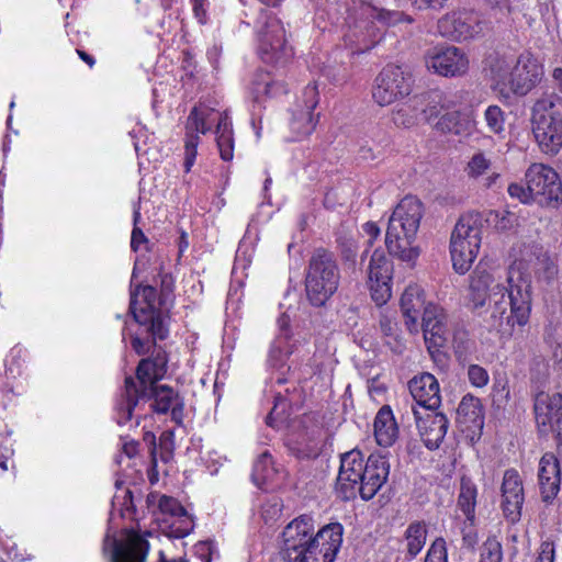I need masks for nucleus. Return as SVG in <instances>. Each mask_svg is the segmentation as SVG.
<instances>
[{
  "label": "nucleus",
  "mask_w": 562,
  "mask_h": 562,
  "mask_svg": "<svg viewBox=\"0 0 562 562\" xmlns=\"http://www.w3.org/2000/svg\"><path fill=\"white\" fill-rule=\"evenodd\" d=\"M423 204L415 196H405L394 209L386 229L385 245L390 255L403 261H413L419 250L413 246L420 220Z\"/></svg>",
  "instance_id": "obj_4"
},
{
  "label": "nucleus",
  "mask_w": 562,
  "mask_h": 562,
  "mask_svg": "<svg viewBox=\"0 0 562 562\" xmlns=\"http://www.w3.org/2000/svg\"><path fill=\"white\" fill-rule=\"evenodd\" d=\"M403 12L378 9L369 3H362L357 11L353 25L349 26L347 37L359 45V49L368 50L380 42L383 29L402 22Z\"/></svg>",
  "instance_id": "obj_9"
},
{
  "label": "nucleus",
  "mask_w": 562,
  "mask_h": 562,
  "mask_svg": "<svg viewBox=\"0 0 562 562\" xmlns=\"http://www.w3.org/2000/svg\"><path fill=\"white\" fill-rule=\"evenodd\" d=\"M390 474V463L386 457L370 454L367 465L360 473V480L355 486V498L359 495L363 501L372 499L386 483Z\"/></svg>",
  "instance_id": "obj_18"
},
{
  "label": "nucleus",
  "mask_w": 562,
  "mask_h": 562,
  "mask_svg": "<svg viewBox=\"0 0 562 562\" xmlns=\"http://www.w3.org/2000/svg\"><path fill=\"white\" fill-rule=\"evenodd\" d=\"M552 78L558 91L562 94V68L557 67L552 71Z\"/></svg>",
  "instance_id": "obj_60"
},
{
  "label": "nucleus",
  "mask_w": 562,
  "mask_h": 562,
  "mask_svg": "<svg viewBox=\"0 0 562 562\" xmlns=\"http://www.w3.org/2000/svg\"><path fill=\"white\" fill-rule=\"evenodd\" d=\"M456 521L459 531L462 535L463 546L467 548H474L479 540L477 532L474 527L475 521L468 520L465 516L463 519H461L459 516H456Z\"/></svg>",
  "instance_id": "obj_46"
},
{
  "label": "nucleus",
  "mask_w": 562,
  "mask_h": 562,
  "mask_svg": "<svg viewBox=\"0 0 562 562\" xmlns=\"http://www.w3.org/2000/svg\"><path fill=\"white\" fill-rule=\"evenodd\" d=\"M532 261L528 254L520 251V258L509 266L506 272L507 288L496 280V271L477 265L470 281V301L474 308L492 305L494 327L501 328L506 322L509 326H524L531 312V280L525 272V263Z\"/></svg>",
  "instance_id": "obj_1"
},
{
  "label": "nucleus",
  "mask_w": 562,
  "mask_h": 562,
  "mask_svg": "<svg viewBox=\"0 0 562 562\" xmlns=\"http://www.w3.org/2000/svg\"><path fill=\"white\" fill-rule=\"evenodd\" d=\"M535 414L539 426L562 434V394H539L535 402Z\"/></svg>",
  "instance_id": "obj_25"
},
{
  "label": "nucleus",
  "mask_w": 562,
  "mask_h": 562,
  "mask_svg": "<svg viewBox=\"0 0 562 562\" xmlns=\"http://www.w3.org/2000/svg\"><path fill=\"white\" fill-rule=\"evenodd\" d=\"M411 395L426 412L437 409L441 403L439 383L431 373H422L408 382Z\"/></svg>",
  "instance_id": "obj_24"
},
{
  "label": "nucleus",
  "mask_w": 562,
  "mask_h": 562,
  "mask_svg": "<svg viewBox=\"0 0 562 562\" xmlns=\"http://www.w3.org/2000/svg\"><path fill=\"white\" fill-rule=\"evenodd\" d=\"M526 182L535 201L549 205L562 200V186L559 175L549 166L542 164L531 165L526 172Z\"/></svg>",
  "instance_id": "obj_15"
},
{
  "label": "nucleus",
  "mask_w": 562,
  "mask_h": 562,
  "mask_svg": "<svg viewBox=\"0 0 562 562\" xmlns=\"http://www.w3.org/2000/svg\"><path fill=\"white\" fill-rule=\"evenodd\" d=\"M363 231L369 237H372L373 239H376L381 233L379 226L373 222L366 223L363 225Z\"/></svg>",
  "instance_id": "obj_59"
},
{
  "label": "nucleus",
  "mask_w": 562,
  "mask_h": 562,
  "mask_svg": "<svg viewBox=\"0 0 562 562\" xmlns=\"http://www.w3.org/2000/svg\"><path fill=\"white\" fill-rule=\"evenodd\" d=\"M554 106L555 102L553 95H542L539 98L531 109V123H539L540 119L560 116V114L553 112Z\"/></svg>",
  "instance_id": "obj_39"
},
{
  "label": "nucleus",
  "mask_w": 562,
  "mask_h": 562,
  "mask_svg": "<svg viewBox=\"0 0 562 562\" xmlns=\"http://www.w3.org/2000/svg\"><path fill=\"white\" fill-rule=\"evenodd\" d=\"M167 362L165 350L160 347L154 348L150 357L142 359L136 368V385L157 383L166 374Z\"/></svg>",
  "instance_id": "obj_29"
},
{
  "label": "nucleus",
  "mask_w": 562,
  "mask_h": 562,
  "mask_svg": "<svg viewBox=\"0 0 562 562\" xmlns=\"http://www.w3.org/2000/svg\"><path fill=\"white\" fill-rule=\"evenodd\" d=\"M403 313L423 311V333L429 353L435 357L440 355V349L448 340L447 316L443 310L436 304L425 305L423 289L417 284L408 285L401 297Z\"/></svg>",
  "instance_id": "obj_5"
},
{
  "label": "nucleus",
  "mask_w": 562,
  "mask_h": 562,
  "mask_svg": "<svg viewBox=\"0 0 562 562\" xmlns=\"http://www.w3.org/2000/svg\"><path fill=\"white\" fill-rule=\"evenodd\" d=\"M512 217H513V214L507 213L506 215H504L501 218V221L498 222L497 226L501 229H507V228L512 227V225H513Z\"/></svg>",
  "instance_id": "obj_64"
},
{
  "label": "nucleus",
  "mask_w": 562,
  "mask_h": 562,
  "mask_svg": "<svg viewBox=\"0 0 562 562\" xmlns=\"http://www.w3.org/2000/svg\"><path fill=\"white\" fill-rule=\"evenodd\" d=\"M216 143L220 150L221 158L229 161L234 156V138L232 124L226 114H221L216 126Z\"/></svg>",
  "instance_id": "obj_37"
},
{
  "label": "nucleus",
  "mask_w": 562,
  "mask_h": 562,
  "mask_svg": "<svg viewBox=\"0 0 562 562\" xmlns=\"http://www.w3.org/2000/svg\"><path fill=\"white\" fill-rule=\"evenodd\" d=\"M186 139H184V170L189 172L194 165L198 154V145L200 143L199 133L205 134L210 131V126L205 122V114L196 106L190 112L186 124Z\"/></svg>",
  "instance_id": "obj_26"
},
{
  "label": "nucleus",
  "mask_w": 562,
  "mask_h": 562,
  "mask_svg": "<svg viewBox=\"0 0 562 562\" xmlns=\"http://www.w3.org/2000/svg\"><path fill=\"white\" fill-rule=\"evenodd\" d=\"M340 271L335 254L319 247L312 252L305 277V291L310 303L321 307L336 293Z\"/></svg>",
  "instance_id": "obj_6"
},
{
  "label": "nucleus",
  "mask_w": 562,
  "mask_h": 562,
  "mask_svg": "<svg viewBox=\"0 0 562 562\" xmlns=\"http://www.w3.org/2000/svg\"><path fill=\"white\" fill-rule=\"evenodd\" d=\"M507 191L512 198H516L522 203H529L531 200H535L533 193L530 192L529 184L525 188L521 184L512 183L508 186Z\"/></svg>",
  "instance_id": "obj_52"
},
{
  "label": "nucleus",
  "mask_w": 562,
  "mask_h": 562,
  "mask_svg": "<svg viewBox=\"0 0 562 562\" xmlns=\"http://www.w3.org/2000/svg\"><path fill=\"white\" fill-rule=\"evenodd\" d=\"M490 168V160L484 154H475L468 164V172L471 177L482 176Z\"/></svg>",
  "instance_id": "obj_51"
},
{
  "label": "nucleus",
  "mask_w": 562,
  "mask_h": 562,
  "mask_svg": "<svg viewBox=\"0 0 562 562\" xmlns=\"http://www.w3.org/2000/svg\"><path fill=\"white\" fill-rule=\"evenodd\" d=\"M374 437L381 447H391L398 437V427L390 406H382L374 419Z\"/></svg>",
  "instance_id": "obj_31"
},
{
  "label": "nucleus",
  "mask_w": 562,
  "mask_h": 562,
  "mask_svg": "<svg viewBox=\"0 0 562 562\" xmlns=\"http://www.w3.org/2000/svg\"><path fill=\"white\" fill-rule=\"evenodd\" d=\"M536 562H554V544L546 540L540 544V550Z\"/></svg>",
  "instance_id": "obj_55"
},
{
  "label": "nucleus",
  "mask_w": 562,
  "mask_h": 562,
  "mask_svg": "<svg viewBox=\"0 0 562 562\" xmlns=\"http://www.w3.org/2000/svg\"><path fill=\"white\" fill-rule=\"evenodd\" d=\"M286 92L285 86L274 80L270 72H258L252 81V93L256 101L262 98H274Z\"/></svg>",
  "instance_id": "obj_34"
},
{
  "label": "nucleus",
  "mask_w": 562,
  "mask_h": 562,
  "mask_svg": "<svg viewBox=\"0 0 562 562\" xmlns=\"http://www.w3.org/2000/svg\"><path fill=\"white\" fill-rule=\"evenodd\" d=\"M438 32L451 41H468L483 34L487 23L472 11H453L438 21Z\"/></svg>",
  "instance_id": "obj_14"
},
{
  "label": "nucleus",
  "mask_w": 562,
  "mask_h": 562,
  "mask_svg": "<svg viewBox=\"0 0 562 562\" xmlns=\"http://www.w3.org/2000/svg\"><path fill=\"white\" fill-rule=\"evenodd\" d=\"M344 527L339 522H330L313 532L312 549L317 562H334L342 543Z\"/></svg>",
  "instance_id": "obj_23"
},
{
  "label": "nucleus",
  "mask_w": 562,
  "mask_h": 562,
  "mask_svg": "<svg viewBox=\"0 0 562 562\" xmlns=\"http://www.w3.org/2000/svg\"><path fill=\"white\" fill-rule=\"evenodd\" d=\"M476 485L472 482L471 479L463 476L460 482L457 507L470 521H476Z\"/></svg>",
  "instance_id": "obj_35"
},
{
  "label": "nucleus",
  "mask_w": 562,
  "mask_h": 562,
  "mask_svg": "<svg viewBox=\"0 0 562 562\" xmlns=\"http://www.w3.org/2000/svg\"><path fill=\"white\" fill-rule=\"evenodd\" d=\"M259 53L265 63L284 65L293 55L286 45L285 31L281 21L271 12L260 9L256 22Z\"/></svg>",
  "instance_id": "obj_10"
},
{
  "label": "nucleus",
  "mask_w": 562,
  "mask_h": 562,
  "mask_svg": "<svg viewBox=\"0 0 562 562\" xmlns=\"http://www.w3.org/2000/svg\"><path fill=\"white\" fill-rule=\"evenodd\" d=\"M162 293L167 294L172 290V278L168 273L161 276Z\"/></svg>",
  "instance_id": "obj_61"
},
{
  "label": "nucleus",
  "mask_w": 562,
  "mask_h": 562,
  "mask_svg": "<svg viewBox=\"0 0 562 562\" xmlns=\"http://www.w3.org/2000/svg\"><path fill=\"white\" fill-rule=\"evenodd\" d=\"M483 217L477 212L462 214L450 237V255L456 272L464 274L477 256L482 241Z\"/></svg>",
  "instance_id": "obj_8"
},
{
  "label": "nucleus",
  "mask_w": 562,
  "mask_h": 562,
  "mask_svg": "<svg viewBox=\"0 0 562 562\" xmlns=\"http://www.w3.org/2000/svg\"><path fill=\"white\" fill-rule=\"evenodd\" d=\"M314 522L302 515L289 522L282 531V553L289 562H317L312 549Z\"/></svg>",
  "instance_id": "obj_12"
},
{
  "label": "nucleus",
  "mask_w": 562,
  "mask_h": 562,
  "mask_svg": "<svg viewBox=\"0 0 562 562\" xmlns=\"http://www.w3.org/2000/svg\"><path fill=\"white\" fill-rule=\"evenodd\" d=\"M77 54L80 57V59L83 60L90 68L94 66L95 60L91 55L81 49H77Z\"/></svg>",
  "instance_id": "obj_62"
},
{
  "label": "nucleus",
  "mask_w": 562,
  "mask_h": 562,
  "mask_svg": "<svg viewBox=\"0 0 562 562\" xmlns=\"http://www.w3.org/2000/svg\"><path fill=\"white\" fill-rule=\"evenodd\" d=\"M422 312L403 313L405 325L411 333L417 331V321Z\"/></svg>",
  "instance_id": "obj_58"
},
{
  "label": "nucleus",
  "mask_w": 562,
  "mask_h": 562,
  "mask_svg": "<svg viewBox=\"0 0 562 562\" xmlns=\"http://www.w3.org/2000/svg\"><path fill=\"white\" fill-rule=\"evenodd\" d=\"M336 241L341 260L346 265H349L350 268L356 269L358 255L357 241L348 236H339Z\"/></svg>",
  "instance_id": "obj_40"
},
{
  "label": "nucleus",
  "mask_w": 562,
  "mask_h": 562,
  "mask_svg": "<svg viewBox=\"0 0 562 562\" xmlns=\"http://www.w3.org/2000/svg\"><path fill=\"white\" fill-rule=\"evenodd\" d=\"M153 400L151 408L158 414H166L170 411L171 418L180 424L183 417V403L179 394L168 385L146 383L136 385L133 376H126L124 391L117 403V423L125 425L132 419L133 411L140 401Z\"/></svg>",
  "instance_id": "obj_3"
},
{
  "label": "nucleus",
  "mask_w": 562,
  "mask_h": 562,
  "mask_svg": "<svg viewBox=\"0 0 562 562\" xmlns=\"http://www.w3.org/2000/svg\"><path fill=\"white\" fill-rule=\"evenodd\" d=\"M413 76L404 67L386 65L376 76L372 98L381 106L389 105L412 92Z\"/></svg>",
  "instance_id": "obj_13"
},
{
  "label": "nucleus",
  "mask_w": 562,
  "mask_h": 562,
  "mask_svg": "<svg viewBox=\"0 0 562 562\" xmlns=\"http://www.w3.org/2000/svg\"><path fill=\"white\" fill-rule=\"evenodd\" d=\"M460 97L456 93L431 91L414 100L420 106L423 120L440 133L460 135L467 130L468 121L462 117L457 106Z\"/></svg>",
  "instance_id": "obj_7"
},
{
  "label": "nucleus",
  "mask_w": 562,
  "mask_h": 562,
  "mask_svg": "<svg viewBox=\"0 0 562 562\" xmlns=\"http://www.w3.org/2000/svg\"><path fill=\"white\" fill-rule=\"evenodd\" d=\"M282 505L279 499L272 498L262 506V517L266 521L281 515Z\"/></svg>",
  "instance_id": "obj_54"
},
{
  "label": "nucleus",
  "mask_w": 562,
  "mask_h": 562,
  "mask_svg": "<svg viewBox=\"0 0 562 562\" xmlns=\"http://www.w3.org/2000/svg\"><path fill=\"white\" fill-rule=\"evenodd\" d=\"M490 132L502 134L504 132L505 116L503 110L497 105H490L484 113Z\"/></svg>",
  "instance_id": "obj_45"
},
{
  "label": "nucleus",
  "mask_w": 562,
  "mask_h": 562,
  "mask_svg": "<svg viewBox=\"0 0 562 562\" xmlns=\"http://www.w3.org/2000/svg\"><path fill=\"white\" fill-rule=\"evenodd\" d=\"M158 506L161 513L170 514L171 516L187 517L188 515L186 508L176 498L170 496H161Z\"/></svg>",
  "instance_id": "obj_48"
},
{
  "label": "nucleus",
  "mask_w": 562,
  "mask_h": 562,
  "mask_svg": "<svg viewBox=\"0 0 562 562\" xmlns=\"http://www.w3.org/2000/svg\"><path fill=\"white\" fill-rule=\"evenodd\" d=\"M538 477L543 502H551L557 496L561 483L560 465L554 454L542 456Z\"/></svg>",
  "instance_id": "obj_28"
},
{
  "label": "nucleus",
  "mask_w": 562,
  "mask_h": 562,
  "mask_svg": "<svg viewBox=\"0 0 562 562\" xmlns=\"http://www.w3.org/2000/svg\"><path fill=\"white\" fill-rule=\"evenodd\" d=\"M156 340L160 339L155 338L151 333H146L144 328H140V325H138V330L131 338V345L137 355L144 356L156 348Z\"/></svg>",
  "instance_id": "obj_41"
},
{
  "label": "nucleus",
  "mask_w": 562,
  "mask_h": 562,
  "mask_svg": "<svg viewBox=\"0 0 562 562\" xmlns=\"http://www.w3.org/2000/svg\"><path fill=\"white\" fill-rule=\"evenodd\" d=\"M468 379L473 386L483 387L488 383L490 376L483 367L471 364L468 368Z\"/></svg>",
  "instance_id": "obj_50"
},
{
  "label": "nucleus",
  "mask_w": 562,
  "mask_h": 562,
  "mask_svg": "<svg viewBox=\"0 0 562 562\" xmlns=\"http://www.w3.org/2000/svg\"><path fill=\"white\" fill-rule=\"evenodd\" d=\"M318 104V90L315 85H307L303 90V105L297 104L292 111L290 128L293 140L308 136L316 126L317 120L313 111Z\"/></svg>",
  "instance_id": "obj_20"
},
{
  "label": "nucleus",
  "mask_w": 562,
  "mask_h": 562,
  "mask_svg": "<svg viewBox=\"0 0 562 562\" xmlns=\"http://www.w3.org/2000/svg\"><path fill=\"white\" fill-rule=\"evenodd\" d=\"M532 133L543 153L555 155L562 148V116L540 119Z\"/></svg>",
  "instance_id": "obj_27"
},
{
  "label": "nucleus",
  "mask_w": 562,
  "mask_h": 562,
  "mask_svg": "<svg viewBox=\"0 0 562 562\" xmlns=\"http://www.w3.org/2000/svg\"><path fill=\"white\" fill-rule=\"evenodd\" d=\"M416 95L412 99V104L407 108H401L393 113V122L397 126L411 127L416 124L418 117L423 120V115L420 114V106L416 108L414 100L418 98Z\"/></svg>",
  "instance_id": "obj_42"
},
{
  "label": "nucleus",
  "mask_w": 562,
  "mask_h": 562,
  "mask_svg": "<svg viewBox=\"0 0 562 562\" xmlns=\"http://www.w3.org/2000/svg\"><path fill=\"white\" fill-rule=\"evenodd\" d=\"M139 217H140L139 212L135 211L134 212V228L132 231V236H131V248L134 251L138 250L140 244L147 241V238H146L145 234L143 233V231L136 226V223L139 220Z\"/></svg>",
  "instance_id": "obj_53"
},
{
  "label": "nucleus",
  "mask_w": 562,
  "mask_h": 562,
  "mask_svg": "<svg viewBox=\"0 0 562 562\" xmlns=\"http://www.w3.org/2000/svg\"><path fill=\"white\" fill-rule=\"evenodd\" d=\"M123 451L127 457H130V458L134 457L137 451V443L133 442V441L124 443Z\"/></svg>",
  "instance_id": "obj_63"
},
{
  "label": "nucleus",
  "mask_w": 562,
  "mask_h": 562,
  "mask_svg": "<svg viewBox=\"0 0 562 562\" xmlns=\"http://www.w3.org/2000/svg\"><path fill=\"white\" fill-rule=\"evenodd\" d=\"M427 539V529L424 522H413L411 524L405 531V540H406V559L408 561L416 558V555L422 551L426 543Z\"/></svg>",
  "instance_id": "obj_38"
},
{
  "label": "nucleus",
  "mask_w": 562,
  "mask_h": 562,
  "mask_svg": "<svg viewBox=\"0 0 562 562\" xmlns=\"http://www.w3.org/2000/svg\"><path fill=\"white\" fill-rule=\"evenodd\" d=\"M149 542L140 536H134L127 544L113 541L111 562H145Z\"/></svg>",
  "instance_id": "obj_30"
},
{
  "label": "nucleus",
  "mask_w": 562,
  "mask_h": 562,
  "mask_svg": "<svg viewBox=\"0 0 562 562\" xmlns=\"http://www.w3.org/2000/svg\"><path fill=\"white\" fill-rule=\"evenodd\" d=\"M543 66L529 52L518 57L499 56L491 64L492 88L503 98L525 97L542 80Z\"/></svg>",
  "instance_id": "obj_2"
},
{
  "label": "nucleus",
  "mask_w": 562,
  "mask_h": 562,
  "mask_svg": "<svg viewBox=\"0 0 562 562\" xmlns=\"http://www.w3.org/2000/svg\"><path fill=\"white\" fill-rule=\"evenodd\" d=\"M281 469L273 461L269 451L262 452L254 463L251 479L260 488H268L278 482Z\"/></svg>",
  "instance_id": "obj_33"
},
{
  "label": "nucleus",
  "mask_w": 562,
  "mask_h": 562,
  "mask_svg": "<svg viewBox=\"0 0 562 562\" xmlns=\"http://www.w3.org/2000/svg\"><path fill=\"white\" fill-rule=\"evenodd\" d=\"M157 291L151 285H138L131 292L130 310L135 322L155 338L168 336L167 316L156 307Z\"/></svg>",
  "instance_id": "obj_11"
},
{
  "label": "nucleus",
  "mask_w": 562,
  "mask_h": 562,
  "mask_svg": "<svg viewBox=\"0 0 562 562\" xmlns=\"http://www.w3.org/2000/svg\"><path fill=\"white\" fill-rule=\"evenodd\" d=\"M363 465H367V460L360 450L352 449L341 454L336 493L342 501L355 499V486L360 480Z\"/></svg>",
  "instance_id": "obj_19"
},
{
  "label": "nucleus",
  "mask_w": 562,
  "mask_h": 562,
  "mask_svg": "<svg viewBox=\"0 0 562 562\" xmlns=\"http://www.w3.org/2000/svg\"><path fill=\"white\" fill-rule=\"evenodd\" d=\"M195 553L203 562H212L213 544L210 541H201L195 544Z\"/></svg>",
  "instance_id": "obj_56"
},
{
  "label": "nucleus",
  "mask_w": 562,
  "mask_h": 562,
  "mask_svg": "<svg viewBox=\"0 0 562 562\" xmlns=\"http://www.w3.org/2000/svg\"><path fill=\"white\" fill-rule=\"evenodd\" d=\"M425 63L429 70L443 77L462 76L469 68L465 53L456 46H436L429 49Z\"/></svg>",
  "instance_id": "obj_17"
},
{
  "label": "nucleus",
  "mask_w": 562,
  "mask_h": 562,
  "mask_svg": "<svg viewBox=\"0 0 562 562\" xmlns=\"http://www.w3.org/2000/svg\"><path fill=\"white\" fill-rule=\"evenodd\" d=\"M532 248L531 255L535 256L532 267L536 278L538 281H543L549 284L558 274V266L541 248L537 246Z\"/></svg>",
  "instance_id": "obj_36"
},
{
  "label": "nucleus",
  "mask_w": 562,
  "mask_h": 562,
  "mask_svg": "<svg viewBox=\"0 0 562 562\" xmlns=\"http://www.w3.org/2000/svg\"><path fill=\"white\" fill-rule=\"evenodd\" d=\"M412 4L419 10H441L448 0H411Z\"/></svg>",
  "instance_id": "obj_57"
},
{
  "label": "nucleus",
  "mask_w": 562,
  "mask_h": 562,
  "mask_svg": "<svg viewBox=\"0 0 562 562\" xmlns=\"http://www.w3.org/2000/svg\"><path fill=\"white\" fill-rule=\"evenodd\" d=\"M457 419L460 424L464 425L467 429H482L484 425V409L481 401L467 394L462 397L458 409Z\"/></svg>",
  "instance_id": "obj_32"
},
{
  "label": "nucleus",
  "mask_w": 562,
  "mask_h": 562,
  "mask_svg": "<svg viewBox=\"0 0 562 562\" xmlns=\"http://www.w3.org/2000/svg\"><path fill=\"white\" fill-rule=\"evenodd\" d=\"M425 562H448L447 547L443 538H437L428 549Z\"/></svg>",
  "instance_id": "obj_49"
},
{
  "label": "nucleus",
  "mask_w": 562,
  "mask_h": 562,
  "mask_svg": "<svg viewBox=\"0 0 562 562\" xmlns=\"http://www.w3.org/2000/svg\"><path fill=\"white\" fill-rule=\"evenodd\" d=\"M412 412L415 417L420 438L429 450H436L443 441L449 428V420L442 413L435 411L426 412L425 415L412 405Z\"/></svg>",
  "instance_id": "obj_22"
},
{
  "label": "nucleus",
  "mask_w": 562,
  "mask_h": 562,
  "mask_svg": "<svg viewBox=\"0 0 562 562\" xmlns=\"http://www.w3.org/2000/svg\"><path fill=\"white\" fill-rule=\"evenodd\" d=\"M380 327L386 337V345H389L394 351L401 352L402 345L397 340V324L391 318L384 316L380 319Z\"/></svg>",
  "instance_id": "obj_47"
},
{
  "label": "nucleus",
  "mask_w": 562,
  "mask_h": 562,
  "mask_svg": "<svg viewBox=\"0 0 562 562\" xmlns=\"http://www.w3.org/2000/svg\"><path fill=\"white\" fill-rule=\"evenodd\" d=\"M503 549L496 537H488L481 547L480 562H502Z\"/></svg>",
  "instance_id": "obj_44"
},
{
  "label": "nucleus",
  "mask_w": 562,
  "mask_h": 562,
  "mask_svg": "<svg viewBox=\"0 0 562 562\" xmlns=\"http://www.w3.org/2000/svg\"><path fill=\"white\" fill-rule=\"evenodd\" d=\"M368 285L376 305L385 304L391 295L393 263L382 249H375L367 267Z\"/></svg>",
  "instance_id": "obj_16"
},
{
  "label": "nucleus",
  "mask_w": 562,
  "mask_h": 562,
  "mask_svg": "<svg viewBox=\"0 0 562 562\" xmlns=\"http://www.w3.org/2000/svg\"><path fill=\"white\" fill-rule=\"evenodd\" d=\"M501 491V506L505 518L512 524L519 521L521 517L525 494L522 481L516 470L509 469L505 471Z\"/></svg>",
  "instance_id": "obj_21"
},
{
  "label": "nucleus",
  "mask_w": 562,
  "mask_h": 562,
  "mask_svg": "<svg viewBox=\"0 0 562 562\" xmlns=\"http://www.w3.org/2000/svg\"><path fill=\"white\" fill-rule=\"evenodd\" d=\"M290 353L286 339L284 337L277 338L270 347L268 361L272 367L281 368L285 364V359Z\"/></svg>",
  "instance_id": "obj_43"
}]
</instances>
